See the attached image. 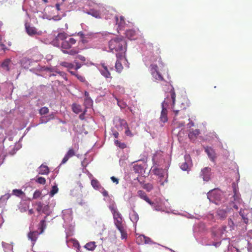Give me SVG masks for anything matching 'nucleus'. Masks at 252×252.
<instances>
[{
    "mask_svg": "<svg viewBox=\"0 0 252 252\" xmlns=\"http://www.w3.org/2000/svg\"><path fill=\"white\" fill-rule=\"evenodd\" d=\"M76 40L74 38H69L66 40L63 41L61 43V51L64 54L74 56L79 53V50L77 48H72V46L75 44Z\"/></svg>",
    "mask_w": 252,
    "mask_h": 252,
    "instance_id": "nucleus-1",
    "label": "nucleus"
},
{
    "mask_svg": "<svg viewBox=\"0 0 252 252\" xmlns=\"http://www.w3.org/2000/svg\"><path fill=\"white\" fill-rule=\"evenodd\" d=\"M160 68L156 64H152L150 66V72L154 78L158 81H164L162 72L165 70L164 66L161 63Z\"/></svg>",
    "mask_w": 252,
    "mask_h": 252,
    "instance_id": "nucleus-2",
    "label": "nucleus"
},
{
    "mask_svg": "<svg viewBox=\"0 0 252 252\" xmlns=\"http://www.w3.org/2000/svg\"><path fill=\"white\" fill-rule=\"evenodd\" d=\"M126 45V41L125 39L116 38L111 39L109 42V47L111 50L116 51H121L123 50V47Z\"/></svg>",
    "mask_w": 252,
    "mask_h": 252,
    "instance_id": "nucleus-3",
    "label": "nucleus"
},
{
    "mask_svg": "<svg viewBox=\"0 0 252 252\" xmlns=\"http://www.w3.org/2000/svg\"><path fill=\"white\" fill-rule=\"evenodd\" d=\"M113 217L115 220H117L118 224H117V227L121 233L122 237L124 238L125 237V234L123 229L122 227L121 226L120 223L122 221V218L120 214L117 211L116 212L113 213Z\"/></svg>",
    "mask_w": 252,
    "mask_h": 252,
    "instance_id": "nucleus-4",
    "label": "nucleus"
},
{
    "mask_svg": "<svg viewBox=\"0 0 252 252\" xmlns=\"http://www.w3.org/2000/svg\"><path fill=\"white\" fill-rule=\"evenodd\" d=\"M78 149V146L76 148V149H74L72 148H70L68 149V151L65 155L64 158H63L61 164H64L67 161V160L75 156V154L77 151Z\"/></svg>",
    "mask_w": 252,
    "mask_h": 252,
    "instance_id": "nucleus-5",
    "label": "nucleus"
},
{
    "mask_svg": "<svg viewBox=\"0 0 252 252\" xmlns=\"http://www.w3.org/2000/svg\"><path fill=\"white\" fill-rule=\"evenodd\" d=\"M211 169L210 167H206L202 169L200 176L204 181H208L211 178Z\"/></svg>",
    "mask_w": 252,
    "mask_h": 252,
    "instance_id": "nucleus-6",
    "label": "nucleus"
},
{
    "mask_svg": "<svg viewBox=\"0 0 252 252\" xmlns=\"http://www.w3.org/2000/svg\"><path fill=\"white\" fill-rule=\"evenodd\" d=\"M244 210H240V215L242 216L245 223L247 225V227H249L251 230H252V219L250 217V215L248 214L247 217L244 216Z\"/></svg>",
    "mask_w": 252,
    "mask_h": 252,
    "instance_id": "nucleus-7",
    "label": "nucleus"
},
{
    "mask_svg": "<svg viewBox=\"0 0 252 252\" xmlns=\"http://www.w3.org/2000/svg\"><path fill=\"white\" fill-rule=\"evenodd\" d=\"M170 94L171 95V97L172 100V103H173L172 109H173V112H174L175 115L177 116L180 111H181L182 110L184 109V108L183 109H178L176 108V107L175 106L176 94H175V91H174V89H172V90H170Z\"/></svg>",
    "mask_w": 252,
    "mask_h": 252,
    "instance_id": "nucleus-8",
    "label": "nucleus"
},
{
    "mask_svg": "<svg viewBox=\"0 0 252 252\" xmlns=\"http://www.w3.org/2000/svg\"><path fill=\"white\" fill-rule=\"evenodd\" d=\"M231 209L226 208V209H219L217 211V216L220 220L225 219L228 215V213L230 211Z\"/></svg>",
    "mask_w": 252,
    "mask_h": 252,
    "instance_id": "nucleus-9",
    "label": "nucleus"
},
{
    "mask_svg": "<svg viewBox=\"0 0 252 252\" xmlns=\"http://www.w3.org/2000/svg\"><path fill=\"white\" fill-rule=\"evenodd\" d=\"M137 195L141 199L145 200L148 203L150 204L151 205H153L154 203L150 200L149 197L147 196L146 193L142 190H139L137 191Z\"/></svg>",
    "mask_w": 252,
    "mask_h": 252,
    "instance_id": "nucleus-10",
    "label": "nucleus"
},
{
    "mask_svg": "<svg viewBox=\"0 0 252 252\" xmlns=\"http://www.w3.org/2000/svg\"><path fill=\"white\" fill-rule=\"evenodd\" d=\"M162 109L161 112V114L160 116V121L163 123H165L168 121L167 117V110L166 108L164 107L163 103H162Z\"/></svg>",
    "mask_w": 252,
    "mask_h": 252,
    "instance_id": "nucleus-11",
    "label": "nucleus"
},
{
    "mask_svg": "<svg viewBox=\"0 0 252 252\" xmlns=\"http://www.w3.org/2000/svg\"><path fill=\"white\" fill-rule=\"evenodd\" d=\"M39 233H38L36 231H30L28 235V238L31 240L32 242V243L33 245H34L37 239L38 235H39Z\"/></svg>",
    "mask_w": 252,
    "mask_h": 252,
    "instance_id": "nucleus-12",
    "label": "nucleus"
},
{
    "mask_svg": "<svg viewBox=\"0 0 252 252\" xmlns=\"http://www.w3.org/2000/svg\"><path fill=\"white\" fill-rule=\"evenodd\" d=\"M200 133L199 129H191L189 131L188 136L191 140L194 141Z\"/></svg>",
    "mask_w": 252,
    "mask_h": 252,
    "instance_id": "nucleus-13",
    "label": "nucleus"
},
{
    "mask_svg": "<svg viewBox=\"0 0 252 252\" xmlns=\"http://www.w3.org/2000/svg\"><path fill=\"white\" fill-rule=\"evenodd\" d=\"M101 68L99 69L101 74L105 78H110V73L108 70V68L106 65L104 64H102Z\"/></svg>",
    "mask_w": 252,
    "mask_h": 252,
    "instance_id": "nucleus-14",
    "label": "nucleus"
},
{
    "mask_svg": "<svg viewBox=\"0 0 252 252\" xmlns=\"http://www.w3.org/2000/svg\"><path fill=\"white\" fill-rule=\"evenodd\" d=\"M126 60V58H125V56H124L122 58L118 59L115 64V68L117 71L119 72H121L123 69V66L121 63V60Z\"/></svg>",
    "mask_w": 252,
    "mask_h": 252,
    "instance_id": "nucleus-15",
    "label": "nucleus"
},
{
    "mask_svg": "<svg viewBox=\"0 0 252 252\" xmlns=\"http://www.w3.org/2000/svg\"><path fill=\"white\" fill-rule=\"evenodd\" d=\"M25 27L26 29V32L28 34L30 35H35L37 33L36 29L33 27H31L28 24H26Z\"/></svg>",
    "mask_w": 252,
    "mask_h": 252,
    "instance_id": "nucleus-16",
    "label": "nucleus"
},
{
    "mask_svg": "<svg viewBox=\"0 0 252 252\" xmlns=\"http://www.w3.org/2000/svg\"><path fill=\"white\" fill-rule=\"evenodd\" d=\"M91 185L96 190H103L104 188L101 186L99 182L96 179H93L91 181Z\"/></svg>",
    "mask_w": 252,
    "mask_h": 252,
    "instance_id": "nucleus-17",
    "label": "nucleus"
},
{
    "mask_svg": "<svg viewBox=\"0 0 252 252\" xmlns=\"http://www.w3.org/2000/svg\"><path fill=\"white\" fill-rule=\"evenodd\" d=\"M84 95L85 99L84 101V104L86 107H90L93 104V100L89 96V94L87 91L85 92Z\"/></svg>",
    "mask_w": 252,
    "mask_h": 252,
    "instance_id": "nucleus-18",
    "label": "nucleus"
},
{
    "mask_svg": "<svg viewBox=\"0 0 252 252\" xmlns=\"http://www.w3.org/2000/svg\"><path fill=\"white\" fill-rule=\"evenodd\" d=\"M47 217V216H45L44 219L41 220L38 224V229L40 230L39 234L43 233L46 228V219Z\"/></svg>",
    "mask_w": 252,
    "mask_h": 252,
    "instance_id": "nucleus-19",
    "label": "nucleus"
},
{
    "mask_svg": "<svg viewBox=\"0 0 252 252\" xmlns=\"http://www.w3.org/2000/svg\"><path fill=\"white\" fill-rule=\"evenodd\" d=\"M49 173V169L46 165L42 164L39 168L38 173L41 175L48 174Z\"/></svg>",
    "mask_w": 252,
    "mask_h": 252,
    "instance_id": "nucleus-20",
    "label": "nucleus"
},
{
    "mask_svg": "<svg viewBox=\"0 0 252 252\" xmlns=\"http://www.w3.org/2000/svg\"><path fill=\"white\" fill-rule=\"evenodd\" d=\"M67 37V34L63 32H60L58 33L57 36L56 37V40L59 41L60 40L63 41L64 40H66V38Z\"/></svg>",
    "mask_w": 252,
    "mask_h": 252,
    "instance_id": "nucleus-21",
    "label": "nucleus"
},
{
    "mask_svg": "<svg viewBox=\"0 0 252 252\" xmlns=\"http://www.w3.org/2000/svg\"><path fill=\"white\" fill-rule=\"evenodd\" d=\"M127 38L130 40L135 39L136 38V32L134 30H127Z\"/></svg>",
    "mask_w": 252,
    "mask_h": 252,
    "instance_id": "nucleus-22",
    "label": "nucleus"
},
{
    "mask_svg": "<svg viewBox=\"0 0 252 252\" xmlns=\"http://www.w3.org/2000/svg\"><path fill=\"white\" fill-rule=\"evenodd\" d=\"M96 247V246L94 242H89L87 243L84 246L86 249L89 251H94Z\"/></svg>",
    "mask_w": 252,
    "mask_h": 252,
    "instance_id": "nucleus-23",
    "label": "nucleus"
},
{
    "mask_svg": "<svg viewBox=\"0 0 252 252\" xmlns=\"http://www.w3.org/2000/svg\"><path fill=\"white\" fill-rule=\"evenodd\" d=\"M11 61L9 59H5L1 63V67L7 71L9 70V65L10 64Z\"/></svg>",
    "mask_w": 252,
    "mask_h": 252,
    "instance_id": "nucleus-24",
    "label": "nucleus"
},
{
    "mask_svg": "<svg viewBox=\"0 0 252 252\" xmlns=\"http://www.w3.org/2000/svg\"><path fill=\"white\" fill-rule=\"evenodd\" d=\"M60 64L61 66L67 68L68 70L69 69H72L74 67L73 64L71 63L62 62Z\"/></svg>",
    "mask_w": 252,
    "mask_h": 252,
    "instance_id": "nucleus-25",
    "label": "nucleus"
},
{
    "mask_svg": "<svg viewBox=\"0 0 252 252\" xmlns=\"http://www.w3.org/2000/svg\"><path fill=\"white\" fill-rule=\"evenodd\" d=\"M72 108L73 111L76 114H78L82 111L81 106L79 104H73Z\"/></svg>",
    "mask_w": 252,
    "mask_h": 252,
    "instance_id": "nucleus-26",
    "label": "nucleus"
},
{
    "mask_svg": "<svg viewBox=\"0 0 252 252\" xmlns=\"http://www.w3.org/2000/svg\"><path fill=\"white\" fill-rule=\"evenodd\" d=\"M205 152L207 153L209 157L212 160H213L214 158H215V152H214V150L211 148H208L205 149Z\"/></svg>",
    "mask_w": 252,
    "mask_h": 252,
    "instance_id": "nucleus-27",
    "label": "nucleus"
},
{
    "mask_svg": "<svg viewBox=\"0 0 252 252\" xmlns=\"http://www.w3.org/2000/svg\"><path fill=\"white\" fill-rule=\"evenodd\" d=\"M12 194L20 197L24 195V192L21 189H14L12 190Z\"/></svg>",
    "mask_w": 252,
    "mask_h": 252,
    "instance_id": "nucleus-28",
    "label": "nucleus"
},
{
    "mask_svg": "<svg viewBox=\"0 0 252 252\" xmlns=\"http://www.w3.org/2000/svg\"><path fill=\"white\" fill-rule=\"evenodd\" d=\"M129 218L133 222H135L137 221L139 217L138 215L136 213L133 212L132 213L129 214Z\"/></svg>",
    "mask_w": 252,
    "mask_h": 252,
    "instance_id": "nucleus-29",
    "label": "nucleus"
},
{
    "mask_svg": "<svg viewBox=\"0 0 252 252\" xmlns=\"http://www.w3.org/2000/svg\"><path fill=\"white\" fill-rule=\"evenodd\" d=\"M142 188L146 189L147 191H151L154 188L153 185L151 183L145 184L143 185Z\"/></svg>",
    "mask_w": 252,
    "mask_h": 252,
    "instance_id": "nucleus-30",
    "label": "nucleus"
},
{
    "mask_svg": "<svg viewBox=\"0 0 252 252\" xmlns=\"http://www.w3.org/2000/svg\"><path fill=\"white\" fill-rule=\"evenodd\" d=\"M88 13L96 18L100 17V12L97 10H91Z\"/></svg>",
    "mask_w": 252,
    "mask_h": 252,
    "instance_id": "nucleus-31",
    "label": "nucleus"
},
{
    "mask_svg": "<svg viewBox=\"0 0 252 252\" xmlns=\"http://www.w3.org/2000/svg\"><path fill=\"white\" fill-rule=\"evenodd\" d=\"M45 70L49 71L50 72H55L58 74H60L61 75H63L65 74V73L63 72L60 71L56 68L55 67H47Z\"/></svg>",
    "mask_w": 252,
    "mask_h": 252,
    "instance_id": "nucleus-32",
    "label": "nucleus"
},
{
    "mask_svg": "<svg viewBox=\"0 0 252 252\" xmlns=\"http://www.w3.org/2000/svg\"><path fill=\"white\" fill-rule=\"evenodd\" d=\"M189 160L188 161L186 160L185 162L181 163V164L180 165V167L183 170L186 171L189 169Z\"/></svg>",
    "mask_w": 252,
    "mask_h": 252,
    "instance_id": "nucleus-33",
    "label": "nucleus"
},
{
    "mask_svg": "<svg viewBox=\"0 0 252 252\" xmlns=\"http://www.w3.org/2000/svg\"><path fill=\"white\" fill-rule=\"evenodd\" d=\"M145 236L144 235H140L136 237V242L138 244H143L144 243Z\"/></svg>",
    "mask_w": 252,
    "mask_h": 252,
    "instance_id": "nucleus-34",
    "label": "nucleus"
},
{
    "mask_svg": "<svg viewBox=\"0 0 252 252\" xmlns=\"http://www.w3.org/2000/svg\"><path fill=\"white\" fill-rule=\"evenodd\" d=\"M233 192L234 193V195H233L234 200L239 201L240 200V198H239V195L237 194V188L235 185H233Z\"/></svg>",
    "mask_w": 252,
    "mask_h": 252,
    "instance_id": "nucleus-35",
    "label": "nucleus"
},
{
    "mask_svg": "<svg viewBox=\"0 0 252 252\" xmlns=\"http://www.w3.org/2000/svg\"><path fill=\"white\" fill-rule=\"evenodd\" d=\"M36 205L37 207L36 208V210L38 212H42L43 213H45V210L43 208V204L41 202H38L36 203Z\"/></svg>",
    "mask_w": 252,
    "mask_h": 252,
    "instance_id": "nucleus-36",
    "label": "nucleus"
},
{
    "mask_svg": "<svg viewBox=\"0 0 252 252\" xmlns=\"http://www.w3.org/2000/svg\"><path fill=\"white\" fill-rule=\"evenodd\" d=\"M49 111V109L47 107H43L39 109V113L41 115H43L48 113Z\"/></svg>",
    "mask_w": 252,
    "mask_h": 252,
    "instance_id": "nucleus-37",
    "label": "nucleus"
},
{
    "mask_svg": "<svg viewBox=\"0 0 252 252\" xmlns=\"http://www.w3.org/2000/svg\"><path fill=\"white\" fill-rule=\"evenodd\" d=\"M58 191V188L57 186H54L52 187V189L50 192V195L53 196Z\"/></svg>",
    "mask_w": 252,
    "mask_h": 252,
    "instance_id": "nucleus-38",
    "label": "nucleus"
},
{
    "mask_svg": "<svg viewBox=\"0 0 252 252\" xmlns=\"http://www.w3.org/2000/svg\"><path fill=\"white\" fill-rule=\"evenodd\" d=\"M36 182L40 184L44 185L46 183V179L44 177H39L36 180Z\"/></svg>",
    "mask_w": 252,
    "mask_h": 252,
    "instance_id": "nucleus-39",
    "label": "nucleus"
},
{
    "mask_svg": "<svg viewBox=\"0 0 252 252\" xmlns=\"http://www.w3.org/2000/svg\"><path fill=\"white\" fill-rule=\"evenodd\" d=\"M41 194V192L39 190H36L34 191L33 195V198L36 199L40 196Z\"/></svg>",
    "mask_w": 252,
    "mask_h": 252,
    "instance_id": "nucleus-40",
    "label": "nucleus"
},
{
    "mask_svg": "<svg viewBox=\"0 0 252 252\" xmlns=\"http://www.w3.org/2000/svg\"><path fill=\"white\" fill-rule=\"evenodd\" d=\"M109 208L112 214L116 212L117 211L116 205L114 204L110 205Z\"/></svg>",
    "mask_w": 252,
    "mask_h": 252,
    "instance_id": "nucleus-41",
    "label": "nucleus"
},
{
    "mask_svg": "<svg viewBox=\"0 0 252 252\" xmlns=\"http://www.w3.org/2000/svg\"><path fill=\"white\" fill-rule=\"evenodd\" d=\"M115 143L116 144V145L118 146H119V147L122 148V149H124L126 147V145L125 144L123 143V144H121L119 141L117 140H115Z\"/></svg>",
    "mask_w": 252,
    "mask_h": 252,
    "instance_id": "nucleus-42",
    "label": "nucleus"
},
{
    "mask_svg": "<svg viewBox=\"0 0 252 252\" xmlns=\"http://www.w3.org/2000/svg\"><path fill=\"white\" fill-rule=\"evenodd\" d=\"M76 77L77 78V79L80 81L81 82H84L86 80H85V78L84 76H82V75H80L78 74H77V75H76Z\"/></svg>",
    "mask_w": 252,
    "mask_h": 252,
    "instance_id": "nucleus-43",
    "label": "nucleus"
},
{
    "mask_svg": "<svg viewBox=\"0 0 252 252\" xmlns=\"http://www.w3.org/2000/svg\"><path fill=\"white\" fill-rule=\"evenodd\" d=\"M228 225L231 228V229H234V224L233 221H232V220L231 219L228 220Z\"/></svg>",
    "mask_w": 252,
    "mask_h": 252,
    "instance_id": "nucleus-44",
    "label": "nucleus"
},
{
    "mask_svg": "<svg viewBox=\"0 0 252 252\" xmlns=\"http://www.w3.org/2000/svg\"><path fill=\"white\" fill-rule=\"evenodd\" d=\"M74 63H75V69L76 70L81 68V67L82 66V64L79 63L77 62H76L75 61H74Z\"/></svg>",
    "mask_w": 252,
    "mask_h": 252,
    "instance_id": "nucleus-45",
    "label": "nucleus"
},
{
    "mask_svg": "<svg viewBox=\"0 0 252 252\" xmlns=\"http://www.w3.org/2000/svg\"><path fill=\"white\" fill-rule=\"evenodd\" d=\"M151 242H152V241H151V239L150 238L145 236L144 244H150V243H151Z\"/></svg>",
    "mask_w": 252,
    "mask_h": 252,
    "instance_id": "nucleus-46",
    "label": "nucleus"
},
{
    "mask_svg": "<svg viewBox=\"0 0 252 252\" xmlns=\"http://www.w3.org/2000/svg\"><path fill=\"white\" fill-rule=\"evenodd\" d=\"M76 58L78 59L79 60L83 61V62H85L86 61V58L84 56H82V55H78L76 57Z\"/></svg>",
    "mask_w": 252,
    "mask_h": 252,
    "instance_id": "nucleus-47",
    "label": "nucleus"
},
{
    "mask_svg": "<svg viewBox=\"0 0 252 252\" xmlns=\"http://www.w3.org/2000/svg\"><path fill=\"white\" fill-rule=\"evenodd\" d=\"M73 246L75 248H77L78 249H79L80 247V245L78 241L77 240H73Z\"/></svg>",
    "mask_w": 252,
    "mask_h": 252,
    "instance_id": "nucleus-48",
    "label": "nucleus"
},
{
    "mask_svg": "<svg viewBox=\"0 0 252 252\" xmlns=\"http://www.w3.org/2000/svg\"><path fill=\"white\" fill-rule=\"evenodd\" d=\"M111 180L112 181L116 184H118L119 183V179L114 176H112L111 177Z\"/></svg>",
    "mask_w": 252,
    "mask_h": 252,
    "instance_id": "nucleus-49",
    "label": "nucleus"
},
{
    "mask_svg": "<svg viewBox=\"0 0 252 252\" xmlns=\"http://www.w3.org/2000/svg\"><path fill=\"white\" fill-rule=\"evenodd\" d=\"M0 47L1 48V50H2L4 51H5L6 50H8L7 48H6L5 45L2 43L0 44Z\"/></svg>",
    "mask_w": 252,
    "mask_h": 252,
    "instance_id": "nucleus-50",
    "label": "nucleus"
},
{
    "mask_svg": "<svg viewBox=\"0 0 252 252\" xmlns=\"http://www.w3.org/2000/svg\"><path fill=\"white\" fill-rule=\"evenodd\" d=\"M11 194H10V193H7V194H5L4 196V197L6 199H8L10 196H11Z\"/></svg>",
    "mask_w": 252,
    "mask_h": 252,
    "instance_id": "nucleus-51",
    "label": "nucleus"
},
{
    "mask_svg": "<svg viewBox=\"0 0 252 252\" xmlns=\"http://www.w3.org/2000/svg\"><path fill=\"white\" fill-rule=\"evenodd\" d=\"M103 190V191L102 192L103 195L104 196H107L108 195V192L106 190H104V189Z\"/></svg>",
    "mask_w": 252,
    "mask_h": 252,
    "instance_id": "nucleus-52",
    "label": "nucleus"
},
{
    "mask_svg": "<svg viewBox=\"0 0 252 252\" xmlns=\"http://www.w3.org/2000/svg\"><path fill=\"white\" fill-rule=\"evenodd\" d=\"M154 171H155V174L158 175L159 174V170L158 169H155Z\"/></svg>",
    "mask_w": 252,
    "mask_h": 252,
    "instance_id": "nucleus-53",
    "label": "nucleus"
},
{
    "mask_svg": "<svg viewBox=\"0 0 252 252\" xmlns=\"http://www.w3.org/2000/svg\"><path fill=\"white\" fill-rule=\"evenodd\" d=\"M60 4L59 3H57L56 4V9L58 10H60Z\"/></svg>",
    "mask_w": 252,
    "mask_h": 252,
    "instance_id": "nucleus-54",
    "label": "nucleus"
},
{
    "mask_svg": "<svg viewBox=\"0 0 252 252\" xmlns=\"http://www.w3.org/2000/svg\"><path fill=\"white\" fill-rule=\"evenodd\" d=\"M69 72L72 75H74L76 76V75L77 74V73H76L74 71H70V70H68Z\"/></svg>",
    "mask_w": 252,
    "mask_h": 252,
    "instance_id": "nucleus-55",
    "label": "nucleus"
},
{
    "mask_svg": "<svg viewBox=\"0 0 252 252\" xmlns=\"http://www.w3.org/2000/svg\"><path fill=\"white\" fill-rule=\"evenodd\" d=\"M188 126H189V127H191V126H194V123L193 122H192V121H191L190 122H189V124H188Z\"/></svg>",
    "mask_w": 252,
    "mask_h": 252,
    "instance_id": "nucleus-56",
    "label": "nucleus"
},
{
    "mask_svg": "<svg viewBox=\"0 0 252 252\" xmlns=\"http://www.w3.org/2000/svg\"><path fill=\"white\" fill-rule=\"evenodd\" d=\"M32 214H33V209H30L29 210V215H32Z\"/></svg>",
    "mask_w": 252,
    "mask_h": 252,
    "instance_id": "nucleus-57",
    "label": "nucleus"
},
{
    "mask_svg": "<svg viewBox=\"0 0 252 252\" xmlns=\"http://www.w3.org/2000/svg\"><path fill=\"white\" fill-rule=\"evenodd\" d=\"M113 135L115 138H118V135H119V133L118 132H116L114 133Z\"/></svg>",
    "mask_w": 252,
    "mask_h": 252,
    "instance_id": "nucleus-58",
    "label": "nucleus"
},
{
    "mask_svg": "<svg viewBox=\"0 0 252 252\" xmlns=\"http://www.w3.org/2000/svg\"><path fill=\"white\" fill-rule=\"evenodd\" d=\"M48 120H49V119L48 120L44 121V117L41 118V119H40V121H41V123H46Z\"/></svg>",
    "mask_w": 252,
    "mask_h": 252,
    "instance_id": "nucleus-59",
    "label": "nucleus"
},
{
    "mask_svg": "<svg viewBox=\"0 0 252 252\" xmlns=\"http://www.w3.org/2000/svg\"><path fill=\"white\" fill-rule=\"evenodd\" d=\"M121 102L120 101H118V104L120 106L121 108H125V106H122L120 105Z\"/></svg>",
    "mask_w": 252,
    "mask_h": 252,
    "instance_id": "nucleus-60",
    "label": "nucleus"
},
{
    "mask_svg": "<svg viewBox=\"0 0 252 252\" xmlns=\"http://www.w3.org/2000/svg\"><path fill=\"white\" fill-rule=\"evenodd\" d=\"M119 28H120V30L123 28V26L121 24H119Z\"/></svg>",
    "mask_w": 252,
    "mask_h": 252,
    "instance_id": "nucleus-61",
    "label": "nucleus"
},
{
    "mask_svg": "<svg viewBox=\"0 0 252 252\" xmlns=\"http://www.w3.org/2000/svg\"><path fill=\"white\" fill-rule=\"evenodd\" d=\"M2 37L1 35L0 34V44H1L2 43Z\"/></svg>",
    "mask_w": 252,
    "mask_h": 252,
    "instance_id": "nucleus-62",
    "label": "nucleus"
},
{
    "mask_svg": "<svg viewBox=\"0 0 252 252\" xmlns=\"http://www.w3.org/2000/svg\"><path fill=\"white\" fill-rule=\"evenodd\" d=\"M50 117H51V119H53L54 118V115L53 114H52L50 115Z\"/></svg>",
    "mask_w": 252,
    "mask_h": 252,
    "instance_id": "nucleus-63",
    "label": "nucleus"
},
{
    "mask_svg": "<svg viewBox=\"0 0 252 252\" xmlns=\"http://www.w3.org/2000/svg\"><path fill=\"white\" fill-rule=\"evenodd\" d=\"M126 133H127V136L130 134V132L129 130L127 129Z\"/></svg>",
    "mask_w": 252,
    "mask_h": 252,
    "instance_id": "nucleus-64",
    "label": "nucleus"
}]
</instances>
